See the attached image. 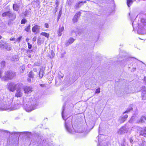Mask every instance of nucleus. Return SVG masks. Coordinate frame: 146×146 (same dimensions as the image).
Here are the masks:
<instances>
[{"mask_svg":"<svg viewBox=\"0 0 146 146\" xmlns=\"http://www.w3.org/2000/svg\"><path fill=\"white\" fill-rule=\"evenodd\" d=\"M44 74V71L42 69H40L39 74V76L41 78L42 77Z\"/></svg>","mask_w":146,"mask_h":146,"instance_id":"obj_21","label":"nucleus"},{"mask_svg":"<svg viewBox=\"0 0 146 146\" xmlns=\"http://www.w3.org/2000/svg\"><path fill=\"white\" fill-rule=\"evenodd\" d=\"M63 110H62V117L63 118V119L64 120H65L66 117H65L64 115V107H63Z\"/></svg>","mask_w":146,"mask_h":146,"instance_id":"obj_33","label":"nucleus"},{"mask_svg":"<svg viewBox=\"0 0 146 146\" xmlns=\"http://www.w3.org/2000/svg\"><path fill=\"white\" fill-rule=\"evenodd\" d=\"M3 48L5 49L8 50H10L11 49V47L7 44H6L5 45V48Z\"/></svg>","mask_w":146,"mask_h":146,"instance_id":"obj_25","label":"nucleus"},{"mask_svg":"<svg viewBox=\"0 0 146 146\" xmlns=\"http://www.w3.org/2000/svg\"><path fill=\"white\" fill-rule=\"evenodd\" d=\"M36 36H35V37H34L33 39V40L35 42V41L36 40Z\"/></svg>","mask_w":146,"mask_h":146,"instance_id":"obj_44","label":"nucleus"},{"mask_svg":"<svg viewBox=\"0 0 146 146\" xmlns=\"http://www.w3.org/2000/svg\"><path fill=\"white\" fill-rule=\"evenodd\" d=\"M39 85H40V86L42 87H43L44 86V84H40Z\"/></svg>","mask_w":146,"mask_h":146,"instance_id":"obj_50","label":"nucleus"},{"mask_svg":"<svg viewBox=\"0 0 146 146\" xmlns=\"http://www.w3.org/2000/svg\"><path fill=\"white\" fill-rule=\"evenodd\" d=\"M28 48L29 49H31L32 47V45L31 44H30V43L29 42L27 43Z\"/></svg>","mask_w":146,"mask_h":146,"instance_id":"obj_39","label":"nucleus"},{"mask_svg":"<svg viewBox=\"0 0 146 146\" xmlns=\"http://www.w3.org/2000/svg\"><path fill=\"white\" fill-rule=\"evenodd\" d=\"M127 117L128 115H127L121 116L119 117L118 121L120 123H122L126 120Z\"/></svg>","mask_w":146,"mask_h":146,"instance_id":"obj_11","label":"nucleus"},{"mask_svg":"<svg viewBox=\"0 0 146 146\" xmlns=\"http://www.w3.org/2000/svg\"><path fill=\"white\" fill-rule=\"evenodd\" d=\"M22 36L19 37L17 39L16 41H18L19 42L20 40L22 38Z\"/></svg>","mask_w":146,"mask_h":146,"instance_id":"obj_38","label":"nucleus"},{"mask_svg":"<svg viewBox=\"0 0 146 146\" xmlns=\"http://www.w3.org/2000/svg\"><path fill=\"white\" fill-rule=\"evenodd\" d=\"M52 57H53L54 56V53H52Z\"/></svg>","mask_w":146,"mask_h":146,"instance_id":"obj_55","label":"nucleus"},{"mask_svg":"<svg viewBox=\"0 0 146 146\" xmlns=\"http://www.w3.org/2000/svg\"><path fill=\"white\" fill-rule=\"evenodd\" d=\"M22 86V84L19 83L15 84L14 83L12 82L9 83L8 85L9 89L12 92H14L15 90V89L18 88H21Z\"/></svg>","mask_w":146,"mask_h":146,"instance_id":"obj_2","label":"nucleus"},{"mask_svg":"<svg viewBox=\"0 0 146 146\" xmlns=\"http://www.w3.org/2000/svg\"><path fill=\"white\" fill-rule=\"evenodd\" d=\"M38 104L36 103L31 104L29 103L28 104H27L25 106V109L27 111H31L33 110L36 109Z\"/></svg>","mask_w":146,"mask_h":146,"instance_id":"obj_3","label":"nucleus"},{"mask_svg":"<svg viewBox=\"0 0 146 146\" xmlns=\"http://www.w3.org/2000/svg\"><path fill=\"white\" fill-rule=\"evenodd\" d=\"M16 17V15L15 13H13L11 12V14L9 15V18H10L11 20H13L15 19Z\"/></svg>","mask_w":146,"mask_h":146,"instance_id":"obj_20","label":"nucleus"},{"mask_svg":"<svg viewBox=\"0 0 146 146\" xmlns=\"http://www.w3.org/2000/svg\"><path fill=\"white\" fill-rule=\"evenodd\" d=\"M9 106L7 105V104L3 108V110H7V109L9 108Z\"/></svg>","mask_w":146,"mask_h":146,"instance_id":"obj_34","label":"nucleus"},{"mask_svg":"<svg viewBox=\"0 0 146 146\" xmlns=\"http://www.w3.org/2000/svg\"><path fill=\"white\" fill-rule=\"evenodd\" d=\"M129 141H130V142L131 143H132V142H133V140H132V139L131 138H130V139H129Z\"/></svg>","mask_w":146,"mask_h":146,"instance_id":"obj_45","label":"nucleus"},{"mask_svg":"<svg viewBox=\"0 0 146 146\" xmlns=\"http://www.w3.org/2000/svg\"><path fill=\"white\" fill-rule=\"evenodd\" d=\"M134 118V117L133 116H132L131 117V119H130V120H129V121L130 122L131 121H132V120H133V119Z\"/></svg>","mask_w":146,"mask_h":146,"instance_id":"obj_46","label":"nucleus"},{"mask_svg":"<svg viewBox=\"0 0 146 146\" xmlns=\"http://www.w3.org/2000/svg\"><path fill=\"white\" fill-rule=\"evenodd\" d=\"M31 79H32V78L28 77V78L27 79V80L28 82H30L31 81Z\"/></svg>","mask_w":146,"mask_h":146,"instance_id":"obj_41","label":"nucleus"},{"mask_svg":"<svg viewBox=\"0 0 146 146\" xmlns=\"http://www.w3.org/2000/svg\"><path fill=\"white\" fill-rule=\"evenodd\" d=\"M10 14H11V12L9 11H6L4 12L2 14V16L3 17H9Z\"/></svg>","mask_w":146,"mask_h":146,"instance_id":"obj_18","label":"nucleus"},{"mask_svg":"<svg viewBox=\"0 0 146 146\" xmlns=\"http://www.w3.org/2000/svg\"><path fill=\"white\" fill-rule=\"evenodd\" d=\"M29 39L28 38H27L26 39V41L28 42L29 41Z\"/></svg>","mask_w":146,"mask_h":146,"instance_id":"obj_52","label":"nucleus"},{"mask_svg":"<svg viewBox=\"0 0 146 146\" xmlns=\"http://www.w3.org/2000/svg\"><path fill=\"white\" fill-rule=\"evenodd\" d=\"M26 20L25 19H23L22 20L21 22V24H24L26 22Z\"/></svg>","mask_w":146,"mask_h":146,"instance_id":"obj_35","label":"nucleus"},{"mask_svg":"<svg viewBox=\"0 0 146 146\" xmlns=\"http://www.w3.org/2000/svg\"><path fill=\"white\" fill-rule=\"evenodd\" d=\"M25 30L27 32H29L30 30V25H28L26 28L25 29Z\"/></svg>","mask_w":146,"mask_h":146,"instance_id":"obj_32","label":"nucleus"},{"mask_svg":"<svg viewBox=\"0 0 146 146\" xmlns=\"http://www.w3.org/2000/svg\"><path fill=\"white\" fill-rule=\"evenodd\" d=\"M1 74H2V72L1 71H0V78H1V79L2 80V78H3V77H1Z\"/></svg>","mask_w":146,"mask_h":146,"instance_id":"obj_47","label":"nucleus"},{"mask_svg":"<svg viewBox=\"0 0 146 146\" xmlns=\"http://www.w3.org/2000/svg\"><path fill=\"white\" fill-rule=\"evenodd\" d=\"M4 132H5V133L9 132L10 133V134H11V135L13 134H17L18 133H19V132H13H13L11 133V132H9L5 130H4Z\"/></svg>","mask_w":146,"mask_h":146,"instance_id":"obj_31","label":"nucleus"},{"mask_svg":"<svg viewBox=\"0 0 146 146\" xmlns=\"http://www.w3.org/2000/svg\"><path fill=\"white\" fill-rule=\"evenodd\" d=\"M133 1L132 0H127V6L128 7H130L133 3Z\"/></svg>","mask_w":146,"mask_h":146,"instance_id":"obj_24","label":"nucleus"},{"mask_svg":"<svg viewBox=\"0 0 146 146\" xmlns=\"http://www.w3.org/2000/svg\"><path fill=\"white\" fill-rule=\"evenodd\" d=\"M45 26L46 28H48L49 27L48 24V23H46L45 24Z\"/></svg>","mask_w":146,"mask_h":146,"instance_id":"obj_42","label":"nucleus"},{"mask_svg":"<svg viewBox=\"0 0 146 146\" xmlns=\"http://www.w3.org/2000/svg\"><path fill=\"white\" fill-rule=\"evenodd\" d=\"M23 89L25 94H28L33 91L32 87L30 86H26L24 88L23 86Z\"/></svg>","mask_w":146,"mask_h":146,"instance_id":"obj_7","label":"nucleus"},{"mask_svg":"<svg viewBox=\"0 0 146 146\" xmlns=\"http://www.w3.org/2000/svg\"><path fill=\"white\" fill-rule=\"evenodd\" d=\"M132 110V108L131 106H130L126 110V111L123 113V114L125 113L129 112Z\"/></svg>","mask_w":146,"mask_h":146,"instance_id":"obj_28","label":"nucleus"},{"mask_svg":"<svg viewBox=\"0 0 146 146\" xmlns=\"http://www.w3.org/2000/svg\"><path fill=\"white\" fill-rule=\"evenodd\" d=\"M131 18H132V17H133V15H131Z\"/></svg>","mask_w":146,"mask_h":146,"instance_id":"obj_58","label":"nucleus"},{"mask_svg":"<svg viewBox=\"0 0 146 146\" xmlns=\"http://www.w3.org/2000/svg\"><path fill=\"white\" fill-rule=\"evenodd\" d=\"M17 105L18 106L17 108H16V109H17L19 108V106H20V104H18Z\"/></svg>","mask_w":146,"mask_h":146,"instance_id":"obj_49","label":"nucleus"},{"mask_svg":"<svg viewBox=\"0 0 146 146\" xmlns=\"http://www.w3.org/2000/svg\"><path fill=\"white\" fill-rule=\"evenodd\" d=\"M72 123L70 121H65V126L67 131L70 133H72V130L70 128Z\"/></svg>","mask_w":146,"mask_h":146,"instance_id":"obj_5","label":"nucleus"},{"mask_svg":"<svg viewBox=\"0 0 146 146\" xmlns=\"http://www.w3.org/2000/svg\"><path fill=\"white\" fill-rule=\"evenodd\" d=\"M139 135L146 137V127L141 129L139 132Z\"/></svg>","mask_w":146,"mask_h":146,"instance_id":"obj_10","label":"nucleus"},{"mask_svg":"<svg viewBox=\"0 0 146 146\" xmlns=\"http://www.w3.org/2000/svg\"><path fill=\"white\" fill-rule=\"evenodd\" d=\"M128 129L125 127H121L118 131V133L120 134H122L126 133L128 132Z\"/></svg>","mask_w":146,"mask_h":146,"instance_id":"obj_8","label":"nucleus"},{"mask_svg":"<svg viewBox=\"0 0 146 146\" xmlns=\"http://www.w3.org/2000/svg\"><path fill=\"white\" fill-rule=\"evenodd\" d=\"M100 88H99L98 89H96V92H95V93L96 94L99 93L100 92Z\"/></svg>","mask_w":146,"mask_h":146,"instance_id":"obj_36","label":"nucleus"},{"mask_svg":"<svg viewBox=\"0 0 146 146\" xmlns=\"http://www.w3.org/2000/svg\"><path fill=\"white\" fill-rule=\"evenodd\" d=\"M121 146H125V145L124 144H121Z\"/></svg>","mask_w":146,"mask_h":146,"instance_id":"obj_56","label":"nucleus"},{"mask_svg":"<svg viewBox=\"0 0 146 146\" xmlns=\"http://www.w3.org/2000/svg\"><path fill=\"white\" fill-rule=\"evenodd\" d=\"M86 2V1H84V3H85Z\"/></svg>","mask_w":146,"mask_h":146,"instance_id":"obj_60","label":"nucleus"},{"mask_svg":"<svg viewBox=\"0 0 146 146\" xmlns=\"http://www.w3.org/2000/svg\"><path fill=\"white\" fill-rule=\"evenodd\" d=\"M145 25H146V22L145 20L144 19H142L141 20V23L138 25L139 29L138 32H139V29H142V28H144Z\"/></svg>","mask_w":146,"mask_h":146,"instance_id":"obj_6","label":"nucleus"},{"mask_svg":"<svg viewBox=\"0 0 146 146\" xmlns=\"http://www.w3.org/2000/svg\"><path fill=\"white\" fill-rule=\"evenodd\" d=\"M20 72L22 73L25 70V66L23 65L21 66L20 67Z\"/></svg>","mask_w":146,"mask_h":146,"instance_id":"obj_27","label":"nucleus"},{"mask_svg":"<svg viewBox=\"0 0 146 146\" xmlns=\"http://www.w3.org/2000/svg\"><path fill=\"white\" fill-rule=\"evenodd\" d=\"M5 61H2L1 63V66L4 67L5 65Z\"/></svg>","mask_w":146,"mask_h":146,"instance_id":"obj_37","label":"nucleus"},{"mask_svg":"<svg viewBox=\"0 0 146 146\" xmlns=\"http://www.w3.org/2000/svg\"><path fill=\"white\" fill-rule=\"evenodd\" d=\"M58 76L59 78H63L64 76V74L60 72H58Z\"/></svg>","mask_w":146,"mask_h":146,"instance_id":"obj_30","label":"nucleus"},{"mask_svg":"<svg viewBox=\"0 0 146 146\" xmlns=\"http://www.w3.org/2000/svg\"><path fill=\"white\" fill-rule=\"evenodd\" d=\"M6 44L5 42L3 40H1L0 42V47L2 48H5V45Z\"/></svg>","mask_w":146,"mask_h":146,"instance_id":"obj_19","label":"nucleus"},{"mask_svg":"<svg viewBox=\"0 0 146 146\" xmlns=\"http://www.w3.org/2000/svg\"><path fill=\"white\" fill-rule=\"evenodd\" d=\"M34 74H33L32 71L30 72L29 74L28 77H30L32 78L33 79L34 78Z\"/></svg>","mask_w":146,"mask_h":146,"instance_id":"obj_29","label":"nucleus"},{"mask_svg":"<svg viewBox=\"0 0 146 146\" xmlns=\"http://www.w3.org/2000/svg\"><path fill=\"white\" fill-rule=\"evenodd\" d=\"M80 15V13L78 12L74 16L72 19V21L74 23L77 22L78 19Z\"/></svg>","mask_w":146,"mask_h":146,"instance_id":"obj_12","label":"nucleus"},{"mask_svg":"<svg viewBox=\"0 0 146 146\" xmlns=\"http://www.w3.org/2000/svg\"><path fill=\"white\" fill-rule=\"evenodd\" d=\"M134 23H135V22L134 21L132 23V26H133V30H134L135 29V28L136 27H135V25H134Z\"/></svg>","mask_w":146,"mask_h":146,"instance_id":"obj_43","label":"nucleus"},{"mask_svg":"<svg viewBox=\"0 0 146 146\" xmlns=\"http://www.w3.org/2000/svg\"><path fill=\"white\" fill-rule=\"evenodd\" d=\"M31 13V11L26 10L24 12L22 13V16H23V17H25L29 15Z\"/></svg>","mask_w":146,"mask_h":146,"instance_id":"obj_15","label":"nucleus"},{"mask_svg":"<svg viewBox=\"0 0 146 146\" xmlns=\"http://www.w3.org/2000/svg\"><path fill=\"white\" fill-rule=\"evenodd\" d=\"M17 57V56H13V58H15V59H14L13 60V61H17L18 60V59L17 58H16V57Z\"/></svg>","mask_w":146,"mask_h":146,"instance_id":"obj_40","label":"nucleus"},{"mask_svg":"<svg viewBox=\"0 0 146 146\" xmlns=\"http://www.w3.org/2000/svg\"><path fill=\"white\" fill-rule=\"evenodd\" d=\"M129 15L130 16V13H129Z\"/></svg>","mask_w":146,"mask_h":146,"instance_id":"obj_59","label":"nucleus"},{"mask_svg":"<svg viewBox=\"0 0 146 146\" xmlns=\"http://www.w3.org/2000/svg\"><path fill=\"white\" fill-rule=\"evenodd\" d=\"M40 28V27L37 25L33 27L32 29V31L34 33H35L37 30H39Z\"/></svg>","mask_w":146,"mask_h":146,"instance_id":"obj_16","label":"nucleus"},{"mask_svg":"<svg viewBox=\"0 0 146 146\" xmlns=\"http://www.w3.org/2000/svg\"><path fill=\"white\" fill-rule=\"evenodd\" d=\"M141 93V96L143 100H145L146 98V87H143Z\"/></svg>","mask_w":146,"mask_h":146,"instance_id":"obj_9","label":"nucleus"},{"mask_svg":"<svg viewBox=\"0 0 146 146\" xmlns=\"http://www.w3.org/2000/svg\"><path fill=\"white\" fill-rule=\"evenodd\" d=\"M144 80L145 81H146V77H145L144 78Z\"/></svg>","mask_w":146,"mask_h":146,"instance_id":"obj_54","label":"nucleus"},{"mask_svg":"<svg viewBox=\"0 0 146 146\" xmlns=\"http://www.w3.org/2000/svg\"><path fill=\"white\" fill-rule=\"evenodd\" d=\"M23 85L22 84V86L21 88H17L16 92L15 94V96L17 97H20L22 96L23 92Z\"/></svg>","mask_w":146,"mask_h":146,"instance_id":"obj_4","label":"nucleus"},{"mask_svg":"<svg viewBox=\"0 0 146 146\" xmlns=\"http://www.w3.org/2000/svg\"><path fill=\"white\" fill-rule=\"evenodd\" d=\"M124 93L129 94L133 93L131 87L130 86H128L126 87L124 89Z\"/></svg>","mask_w":146,"mask_h":146,"instance_id":"obj_13","label":"nucleus"},{"mask_svg":"<svg viewBox=\"0 0 146 146\" xmlns=\"http://www.w3.org/2000/svg\"><path fill=\"white\" fill-rule=\"evenodd\" d=\"M33 70L34 71L36 72H37V69L36 68H34L33 69Z\"/></svg>","mask_w":146,"mask_h":146,"instance_id":"obj_48","label":"nucleus"},{"mask_svg":"<svg viewBox=\"0 0 146 146\" xmlns=\"http://www.w3.org/2000/svg\"><path fill=\"white\" fill-rule=\"evenodd\" d=\"M64 30V27H59L58 31V36H60L61 35L62 32Z\"/></svg>","mask_w":146,"mask_h":146,"instance_id":"obj_17","label":"nucleus"},{"mask_svg":"<svg viewBox=\"0 0 146 146\" xmlns=\"http://www.w3.org/2000/svg\"><path fill=\"white\" fill-rule=\"evenodd\" d=\"M145 120H146V116H142L139 121V123H143Z\"/></svg>","mask_w":146,"mask_h":146,"instance_id":"obj_23","label":"nucleus"},{"mask_svg":"<svg viewBox=\"0 0 146 146\" xmlns=\"http://www.w3.org/2000/svg\"><path fill=\"white\" fill-rule=\"evenodd\" d=\"M1 36L0 35V39L1 38Z\"/></svg>","mask_w":146,"mask_h":146,"instance_id":"obj_57","label":"nucleus"},{"mask_svg":"<svg viewBox=\"0 0 146 146\" xmlns=\"http://www.w3.org/2000/svg\"><path fill=\"white\" fill-rule=\"evenodd\" d=\"M75 40V39L72 38H70L69 39L66 41L65 45L67 46L69 45L72 44Z\"/></svg>","mask_w":146,"mask_h":146,"instance_id":"obj_14","label":"nucleus"},{"mask_svg":"<svg viewBox=\"0 0 146 146\" xmlns=\"http://www.w3.org/2000/svg\"><path fill=\"white\" fill-rule=\"evenodd\" d=\"M13 9L16 11H17L19 9L18 5L17 4H15L13 5Z\"/></svg>","mask_w":146,"mask_h":146,"instance_id":"obj_26","label":"nucleus"},{"mask_svg":"<svg viewBox=\"0 0 146 146\" xmlns=\"http://www.w3.org/2000/svg\"><path fill=\"white\" fill-rule=\"evenodd\" d=\"M16 76L15 73L12 71H7L5 73V75L2 78V80L6 81L8 80L12 79Z\"/></svg>","mask_w":146,"mask_h":146,"instance_id":"obj_1","label":"nucleus"},{"mask_svg":"<svg viewBox=\"0 0 146 146\" xmlns=\"http://www.w3.org/2000/svg\"><path fill=\"white\" fill-rule=\"evenodd\" d=\"M15 38H11L10 39L11 40H15Z\"/></svg>","mask_w":146,"mask_h":146,"instance_id":"obj_51","label":"nucleus"},{"mask_svg":"<svg viewBox=\"0 0 146 146\" xmlns=\"http://www.w3.org/2000/svg\"><path fill=\"white\" fill-rule=\"evenodd\" d=\"M34 66H38V65H37V63H35L34 64Z\"/></svg>","mask_w":146,"mask_h":146,"instance_id":"obj_53","label":"nucleus"},{"mask_svg":"<svg viewBox=\"0 0 146 146\" xmlns=\"http://www.w3.org/2000/svg\"><path fill=\"white\" fill-rule=\"evenodd\" d=\"M40 35H42V36H45V37H46L47 38H48L49 36L50 35L49 33H48L46 32H42L40 34Z\"/></svg>","mask_w":146,"mask_h":146,"instance_id":"obj_22","label":"nucleus"}]
</instances>
